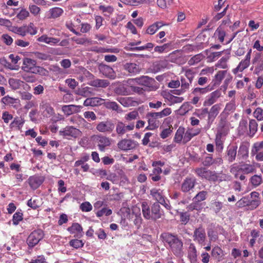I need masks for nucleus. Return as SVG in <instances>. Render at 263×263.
<instances>
[{"label": "nucleus", "mask_w": 263, "mask_h": 263, "mask_svg": "<svg viewBox=\"0 0 263 263\" xmlns=\"http://www.w3.org/2000/svg\"><path fill=\"white\" fill-rule=\"evenodd\" d=\"M37 66L35 60L28 58L23 59L22 69L24 71L34 73Z\"/></svg>", "instance_id": "13"}, {"label": "nucleus", "mask_w": 263, "mask_h": 263, "mask_svg": "<svg viewBox=\"0 0 263 263\" xmlns=\"http://www.w3.org/2000/svg\"><path fill=\"white\" fill-rule=\"evenodd\" d=\"M138 144V142L135 140L123 139L119 141L117 144L118 147L121 150L124 151H128L135 149Z\"/></svg>", "instance_id": "11"}, {"label": "nucleus", "mask_w": 263, "mask_h": 263, "mask_svg": "<svg viewBox=\"0 0 263 263\" xmlns=\"http://www.w3.org/2000/svg\"><path fill=\"white\" fill-rule=\"evenodd\" d=\"M200 132V130L199 129H197L196 131V133H192V129H188L184 132V138H183V143H186L190 141L192 138L199 134Z\"/></svg>", "instance_id": "43"}, {"label": "nucleus", "mask_w": 263, "mask_h": 263, "mask_svg": "<svg viewBox=\"0 0 263 263\" xmlns=\"http://www.w3.org/2000/svg\"><path fill=\"white\" fill-rule=\"evenodd\" d=\"M241 164L238 165L237 163H234L230 166V172L234 175L235 178H238L239 172H241Z\"/></svg>", "instance_id": "49"}, {"label": "nucleus", "mask_w": 263, "mask_h": 263, "mask_svg": "<svg viewBox=\"0 0 263 263\" xmlns=\"http://www.w3.org/2000/svg\"><path fill=\"white\" fill-rule=\"evenodd\" d=\"M249 144L242 142L240 144L238 151V158L239 159H246L249 156Z\"/></svg>", "instance_id": "21"}, {"label": "nucleus", "mask_w": 263, "mask_h": 263, "mask_svg": "<svg viewBox=\"0 0 263 263\" xmlns=\"http://www.w3.org/2000/svg\"><path fill=\"white\" fill-rule=\"evenodd\" d=\"M115 127L114 122L110 119H107L99 122L96 125V128L100 133L109 134L114 131Z\"/></svg>", "instance_id": "6"}, {"label": "nucleus", "mask_w": 263, "mask_h": 263, "mask_svg": "<svg viewBox=\"0 0 263 263\" xmlns=\"http://www.w3.org/2000/svg\"><path fill=\"white\" fill-rule=\"evenodd\" d=\"M141 208L143 217L146 219L156 220L164 216V212L158 202H155L150 208L146 202H143Z\"/></svg>", "instance_id": "1"}, {"label": "nucleus", "mask_w": 263, "mask_h": 263, "mask_svg": "<svg viewBox=\"0 0 263 263\" xmlns=\"http://www.w3.org/2000/svg\"><path fill=\"white\" fill-rule=\"evenodd\" d=\"M69 245L75 249L82 248L84 245L82 240L72 239L69 241Z\"/></svg>", "instance_id": "60"}, {"label": "nucleus", "mask_w": 263, "mask_h": 263, "mask_svg": "<svg viewBox=\"0 0 263 263\" xmlns=\"http://www.w3.org/2000/svg\"><path fill=\"white\" fill-rule=\"evenodd\" d=\"M222 208V203L220 201H214L211 203V208L216 213L220 212Z\"/></svg>", "instance_id": "64"}, {"label": "nucleus", "mask_w": 263, "mask_h": 263, "mask_svg": "<svg viewBox=\"0 0 263 263\" xmlns=\"http://www.w3.org/2000/svg\"><path fill=\"white\" fill-rule=\"evenodd\" d=\"M78 94L84 97H90L96 95L94 89L89 87H85L80 89Z\"/></svg>", "instance_id": "28"}, {"label": "nucleus", "mask_w": 263, "mask_h": 263, "mask_svg": "<svg viewBox=\"0 0 263 263\" xmlns=\"http://www.w3.org/2000/svg\"><path fill=\"white\" fill-rule=\"evenodd\" d=\"M196 72L192 69H189L185 71V77L187 81H189L190 83H192L195 77Z\"/></svg>", "instance_id": "56"}, {"label": "nucleus", "mask_w": 263, "mask_h": 263, "mask_svg": "<svg viewBox=\"0 0 263 263\" xmlns=\"http://www.w3.org/2000/svg\"><path fill=\"white\" fill-rule=\"evenodd\" d=\"M2 101L3 103L6 105H10L12 106H15V104L18 103V100L10 97L9 96H6L2 98Z\"/></svg>", "instance_id": "54"}, {"label": "nucleus", "mask_w": 263, "mask_h": 263, "mask_svg": "<svg viewBox=\"0 0 263 263\" xmlns=\"http://www.w3.org/2000/svg\"><path fill=\"white\" fill-rule=\"evenodd\" d=\"M22 83L23 82L20 80L15 79H10L9 80V84L12 89L14 90L19 89L22 86Z\"/></svg>", "instance_id": "51"}, {"label": "nucleus", "mask_w": 263, "mask_h": 263, "mask_svg": "<svg viewBox=\"0 0 263 263\" xmlns=\"http://www.w3.org/2000/svg\"><path fill=\"white\" fill-rule=\"evenodd\" d=\"M184 132L185 128L182 126H180L175 133L174 139V142L180 143L182 140H183Z\"/></svg>", "instance_id": "39"}, {"label": "nucleus", "mask_w": 263, "mask_h": 263, "mask_svg": "<svg viewBox=\"0 0 263 263\" xmlns=\"http://www.w3.org/2000/svg\"><path fill=\"white\" fill-rule=\"evenodd\" d=\"M28 183L32 189L35 190L42 184V181L39 177L31 176L28 179Z\"/></svg>", "instance_id": "38"}, {"label": "nucleus", "mask_w": 263, "mask_h": 263, "mask_svg": "<svg viewBox=\"0 0 263 263\" xmlns=\"http://www.w3.org/2000/svg\"><path fill=\"white\" fill-rule=\"evenodd\" d=\"M90 85L96 87L106 88L109 85V82L107 80L96 79L90 82Z\"/></svg>", "instance_id": "31"}, {"label": "nucleus", "mask_w": 263, "mask_h": 263, "mask_svg": "<svg viewBox=\"0 0 263 263\" xmlns=\"http://www.w3.org/2000/svg\"><path fill=\"white\" fill-rule=\"evenodd\" d=\"M75 166H81L84 172H87L89 168V166L88 164L85 163V160H79L77 161L74 163Z\"/></svg>", "instance_id": "61"}, {"label": "nucleus", "mask_w": 263, "mask_h": 263, "mask_svg": "<svg viewBox=\"0 0 263 263\" xmlns=\"http://www.w3.org/2000/svg\"><path fill=\"white\" fill-rule=\"evenodd\" d=\"M216 129L217 135L226 136L228 134L229 128L226 118H221Z\"/></svg>", "instance_id": "17"}, {"label": "nucleus", "mask_w": 263, "mask_h": 263, "mask_svg": "<svg viewBox=\"0 0 263 263\" xmlns=\"http://www.w3.org/2000/svg\"><path fill=\"white\" fill-rule=\"evenodd\" d=\"M163 241L167 243L176 256H180L182 253L183 242L176 235L168 233H163L161 235Z\"/></svg>", "instance_id": "2"}, {"label": "nucleus", "mask_w": 263, "mask_h": 263, "mask_svg": "<svg viewBox=\"0 0 263 263\" xmlns=\"http://www.w3.org/2000/svg\"><path fill=\"white\" fill-rule=\"evenodd\" d=\"M67 231L70 234H74L77 232V237H81L82 236L83 228L78 223H73L71 227L67 228Z\"/></svg>", "instance_id": "29"}, {"label": "nucleus", "mask_w": 263, "mask_h": 263, "mask_svg": "<svg viewBox=\"0 0 263 263\" xmlns=\"http://www.w3.org/2000/svg\"><path fill=\"white\" fill-rule=\"evenodd\" d=\"M59 133L60 135L68 139H69V137L77 138L81 136L82 134L81 132L79 129L72 126H66L63 130H60Z\"/></svg>", "instance_id": "10"}, {"label": "nucleus", "mask_w": 263, "mask_h": 263, "mask_svg": "<svg viewBox=\"0 0 263 263\" xmlns=\"http://www.w3.org/2000/svg\"><path fill=\"white\" fill-rule=\"evenodd\" d=\"M171 113L172 110L170 108H165L159 112H148L146 115V118L147 119L148 124H151L152 126L158 127L159 122L158 120L167 116Z\"/></svg>", "instance_id": "3"}, {"label": "nucleus", "mask_w": 263, "mask_h": 263, "mask_svg": "<svg viewBox=\"0 0 263 263\" xmlns=\"http://www.w3.org/2000/svg\"><path fill=\"white\" fill-rule=\"evenodd\" d=\"M50 70L53 73L54 75L58 77H63L67 72L65 70L61 68L58 65H52L50 68Z\"/></svg>", "instance_id": "42"}, {"label": "nucleus", "mask_w": 263, "mask_h": 263, "mask_svg": "<svg viewBox=\"0 0 263 263\" xmlns=\"http://www.w3.org/2000/svg\"><path fill=\"white\" fill-rule=\"evenodd\" d=\"M196 182L195 177H187L183 181L181 185V191L184 193L190 192L194 188Z\"/></svg>", "instance_id": "16"}, {"label": "nucleus", "mask_w": 263, "mask_h": 263, "mask_svg": "<svg viewBox=\"0 0 263 263\" xmlns=\"http://www.w3.org/2000/svg\"><path fill=\"white\" fill-rule=\"evenodd\" d=\"M188 257L191 263H196L197 261V250L193 243H191L188 250Z\"/></svg>", "instance_id": "27"}, {"label": "nucleus", "mask_w": 263, "mask_h": 263, "mask_svg": "<svg viewBox=\"0 0 263 263\" xmlns=\"http://www.w3.org/2000/svg\"><path fill=\"white\" fill-rule=\"evenodd\" d=\"M92 139L97 143L99 149L101 152H104L105 148L111 144L110 139L101 134L93 135Z\"/></svg>", "instance_id": "7"}, {"label": "nucleus", "mask_w": 263, "mask_h": 263, "mask_svg": "<svg viewBox=\"0 0 263 263\" xmlns=\"http://www.w3.org/2000/svg\"><path fill=\"white\" fill-rule=\"evenodd\" d=\"M212 256L217 261H220L222 260L224 256L223 251L219 247H215L212 251Z\"/></svg>", "instance_id": "30"}, {"label": "nucleus", "mask_w": 263, "mask_h": 263, "mask_svg": "<svg viewBox=\"0 0 263 263\" xmlns=\"http://www.w3.org/2000/svg\"><path fill=\"white\" fill-rule=\"evenodd\" d=\"M202 164L203 166L209 167L213 165V157L212 155L208 154L202 160Z\"/></svg>", "instance_id": "57"}, {"label": "nucleus", "mask_w": 263, "mask_h": 263, "mask_svg": "<svg viewBox=\"0 0 263 263\" xmlns=\"http://www.w3.org/2000/svg\"><path fill=\"white\" fill-rule=\"evenodd\" d=\"M237 131L239 136H242L246 133L248 134V122L247 120L242 119L240 121Z\"/></svg>", "instance_id": "33"}, {"label": "nucleus", "mask_w": 263, "mask_h": 263, "mask_svg": "<svg viewBox=\"0 0 263 263\" xmlns=\"http://www.w3.org/2000/svg\"><path fill=\"white\" fill-rule=\"evenodd\" d=\"M11 31L16 34H18L22 36H25L26 35V32L24 28V25L21 27H12Z\"/></svg>", "instance_id": "59"}, {"label": "nucleus", "mask_w": 263, "mask_h": 263, "mask_svg": "<svg viewBox=\"0 0 263 263\" xmlns=\"http://www.w3.org/2000/svg\"><path fill=\"white\" fill-rule=\"evenodd\" d=\"M123 68L133 75L139 73L141 70L140 66L134 63H126L123 65Z\"/></svg>", "instance_id": "22"}, {"label": "nucleus", "mask_w": 263, "mask_h": 263, "mask_svg": "<svg viewBox=\"0 0 263 263\" xmlns=\"http://www.w3.org/2000/svg\"><path fill=\"white\" fill-rule=\"evenodd\" d=\"M208 193L206 191H202L199 192L194 198L193 201L200 202L205 200Z\"/></svg>", "instance_id": "52"}, {"label": "nucleus", "mask_w": 263, "mask_h": 263, "mask_svg": "<svg viewBox=\"0 0 263 263\" xmlns=\"http://www.w3.org/2000/svg\"><path fill=\"white\" fill-rule=\"evenodd\" d=\"M212 89H213V88L210 85H208L204 87H197L192 90V94L194 96H197L200 98L201 96L211 91Z\"/></svg>", "instance_id": "24"}, {"label": "nucleus", "mask_w": 263, "mask_h": 263, "mask_svg": "<svg viewBox=\"0 0 263 263\" xmlns=\"http://www.w3.org/2000/svg\"><path fill=\"white\" fill-rule=\"evenodd\" d=\"M220 105L216 104L213 105L210 109V111L208 110V123L209 125L212 124L216 116L219 112L220 110Z\"/></svg>", "instance_id": "20"}, {"label": "nucleus", "mask_w": 263, "mask_h": 263, "mask_svg": "<svg viewBox=\"0 0 263 263\" xmlns=\"http://www.w3.org/2000/svg\"><path fill=\"white\" fill-rule=\"evenodd\" d=\"M114 92L118 95H130L129 85H120L115 88Z\"/></svg>", "instance_id": "32"}, {"label": "nucleus", "mask_w": 263, "mask_h": 263, "mask_svg": "<svg viewBox=\"0 0 263 263\" xmlns=\"http://www.w3.org/2000/svg\"><path fill=\"white\" fill-rule=\"evenodd\" d=\"M253 116L258 121H262L263 109L260 107L256 108L253 112Z\"/></svg>", "instance_id": "62"}, {"label": "nucleus", "mask_w": 263, "mask_h": 263, "mask_svg": "<svg viewBox=\"0 0 263 263\" xmlns=\"http://www.w3.org/2000/svg\"><path fill=\"white\" fill-rule=\"evenodd\" d=\"M227 73V70H220L219 71L215 76V79L213 82L214 83L213 86L218 85L220 84L221 81L224 78Z\"/></svg>", "instance_id": "41"}, {"label": "nucleus", "mask_w": 263, "mask_h": 263, "mask_svg": "<svg viewBox=\"0 0 263 263\" xmlns=\"http://www.w3.org/2000/svg\"><path fill=\"white\" fill-rule=\"evenodd\" d=\"M250 60L248 58H245L244 60L241 61L238 66L232 70L234 74H236L238 71L242 72L243 70L248 68L250 65Z\"/></svg>", "instance_id": "26"}, {"label": "nucleus", "mask_w": 263, "mask_h": 263, "mask_svg": "<svg viewBox=\"0 0 263 263\" xmlns=\"http://www.w3.org/2000/svg\"><path fill=\"white\" fill-rule=\"evenodd\" d=\"M99 70L105 77L110 79H114L116 77V74L114 70L108 65L100 64L99 65Z\"/></svg>", "instance_id": "14"}, {"label": "nucleus", "mask_w": 263, "mask_h": 263, "mask_svg": "<svg viewBox=\"0 0 263 263\" xmlns=\"http://www.w3.org/2000/svg\"><path fill=\"white\" fill-rule=\"evenodd\" d=\"M102 104H103L107 108L115 110L117 112H120L121 109H120L119 105L115 102H111L109 101H105L104 99Z\"/></svg>", "instance_id": "40"}, {"label": "nucleus", "mask_w": 263, "mask_h": 263, "mask_svg": "<svg viewBox=\"0 0 263 263\" xmlns=\"http://www.w3.org/2000/svg\"><path fill=\"white\" fill-rule=\"evenodd\" d=\"M191 106L187 103H183L178 110V113L181 116L185 115L190 110Z\"/></svg>", "instance_id": "55"}, {"label": "nucleus", "mask_w": 263, "mask_h": 263, "mask_svg": "<svg viewBox=\"0 0 263 263\" xmlns=\"http://www.w3.org/2000/svg\"><path fill=\"white\" fill-rule=\"evenodd\" d=\"M136 82L140 85H143L149 88H154L156 81L154 79L148 76H141L136 79Z\"/></svg>", "instance_id": "19"}, {"label": "nucleus", "mask_w": 263, "mask_h": 263, "mask_svg": "<svg viewBox=\"0 0 263 263\" xmlns=\"http://www.w3.org/2000/svg\"><path fill=\"white\" fill-rule=\"evenodd\" d=\"M227 52H228V55L221 58L216 65V67L223 69H226L228 67L227 63L230 59V51L228 50Z\"/></svg>", "instance_id": "44"}, {"label": "nucleus", "mask_w": 263, "mask_h": 263, "mask_svg": "<svg viewBox=\"0 0 263 263\" xmlns=\"http://www.w3.org/2000/svg\"><path fill=\"white\" fill-rule=\"evenodd\" d=\"M252 64L255 66V72L256 73L263 70V57L260 53H255L252 60Z\"/></svg>", "instance_id": "18"}, {"label": "nucleus", "mask_w": 263, "mask_h": 263, "mask_svg": "<svg viewBox=\"0 0 263 263\" xmlns=\"http://www.w3.org/2000/svg\"><path fill=\"white\" fill-rule=\"evenodd\" d=\"M112 214V211L110 209L103 208L101 210H99L96 213V215L98 217H100L103 216L104 215L106 216H109Z\"/></svg>", "instance_id": "63"}, {"label": "nucleus", "mask_w": 263, "mask_h": 263, "mask_svg": "<svg viewBox=\"0 0 263 263\" xmlns=\"http://www.w3.org/2000/svg\"><path fill=\"white\" fill-rule=\"evenodd\" d=\"M63 10L59 7H54L49 10L48 12V18H56L60 17L63 13Z\"/></svg>", "instance_id": "34"}, {"label": "nucleus", "mask_w": 263, "mask_h": 263, "mask_svg": "<svg viewBox=\"0 0 263 263\" xmlns=\"http://www.w3.org/2000/svg\"><path fill=\"white\" fill-rule=\"evenodd\" d=\"M44 233L41 229L32 232L27 239V243L29 249L33 248L44 238Z\"/></svg>", "instance_id": "4"}, {"label": "nucleus", "mask_w": 263, "mask_h": 263, "mask_svg": "<svg viewBox=\"0 0 263 263\" xmlns=\"http://www.w3.org/2000/svg\"><path fill=\"white\" fill-rule=\"evenodd\" d=\"M241 173L243 174H253L256 172L255 165L249 163L241 164Z\"/></svg>", "instance_id": "35"}, {"label": "nucleus", "mask_w": 263, "mask_h": 263, "mask_svg": "<svg viewBox=\"0 0 263 263\" xmlns=\"http://www.w3.org/2000/svg\"><path fill=\"white\" fill-rule=\"evenodd\" d=\"M24 123V120L19 117L15 118L13 121L10 124V127L11 128H12L14 127H17L18 129L20 128L21 126L23 125Z\"/></svg>", "instance_id": "53"}, {"label": "nucleus", "mask_w": 263, "mask_h": 263, "mask_svg": "<svg viewBox=\"0 0 263 263\" xmlns=\"http://www.w3.org/2000/svg\"><path fill=\"white\" fill-rule=\"evenodd\" d=\"M226 35V31L221 26L218 27L214 33V36L217 37L218 40L222 43L224 41Z\"/></svg>", "instance_id": "47"}, {"label": "nucleus", "mask_w": 263, "mask_h": 263, "mask_svg": "<svg viewBox=\"0 0 263 263\" xmlns=\"http://www.w3.org/2000/svg\"><path fill=\"white\" fill-rule=\"evenodd\" d=\"M204 58V56L202 53L197 54L189 60L188 64L190 65H195L200 62Z\"/></svg>", "instance_id": "50"}, {"label": "nucleus", "mask_w": 263, "mask_h": 263, "mask_svg": "<svg viewBox=\"0 0 263 263\" xmlns=\"http://www.w3.org/2000/svg\"><path fill=\"white\" fill-rule=\"evenodd\" d=\"M237 145L236 144H229L226 149L224 159L229 163L234 162L237 156Z\"/></svg>", "instance_id": "9"}, {"label": "nucleus", "mask_w": 263, "mask_h": 263, "mask_svg": "<svg viewBox=\"0 0 263 263\" xmlns=\"http://www.w3.org/2000/svg\"><path fill=\"white\" fill-rule=\"evenodd\" d=\"M194 240L197 241L199 244L204 245V242L206 239V234L205 229L201 224H200L198 228H196L193 234Z\"/></svg>", "instance_id": "12"}, {"label": "nucleus", "mask_w": 263, "mask_h": 263, "mask_svg": "<svg viewBox=\"0 0 263 263\" xmlns=\"http://www.w3.org/2000/svg\"><path fill=\"white\" fill-rule=\"evenodd\" d=\"M82 108L80 105H69L63 106L62 109L64 114L70 115L80 111Z\"/></svg>", "instance_id": "23"}, {"label": "nucleus", "mask_w": 263, "mask_h": 263, "mask_svg": "<svg viewBox=\"0 0 263 263\" xmlns=\"http://www.w3.org/2000/svg\"><path fill=\"white\" fill-rule=\"evenodd\" d=\"M104 99L98 97L87 98L84 102L83 105L85 106H96L102 104Z\"/></svg>", "instance_id": "25"}, {"label": "nucleus", "mask_w": 263, "mask_h": 263, "mask_svg": "<svg viewBox=\"0 0 263 263\" xmlns=\"http://www.w3.org/2000/svg\"><path fill=\"white\" fill-rule=\"evenodd\" d=\"M249 128V130L248 132V135L249 136V137H253L257 131L258 129V124L255 120H250Z\"/></svg>", "instance_id": "36"}, {"label": "nucleus", "mask_w": 263, "mask_h": 263, "mask_svg": "<svg viewBox=\"0 0 263 263\" xmlns=\"http://www.w3.org/2000/svg\"><path fill=\"white\" fill-rule=\"evenodd\" d=\"M150 195L158 202L159 203L164 198L162 194V191L160 189H152L150 191Z\"/></svg>", "instance_id": "37"}, {"label": "nucleus", "mask_w": 263, "mask_h": 263, "mask_svg": "<svg viewBox=\"0 0 263 263\" xmlns=\"http://www.w3.org/2000/svg\"><path fill=\"white\" fill-rule=\"evenodd\" d=\"M251 154L256 155L255 159L257 161H263V141L255 143L251 149Z\"/></svg>", "instance_id": "15"}, {"label": "nucleus", "mask_w": 263, "mask_h": 263, "mask_svg": "<svg viewBox=\"0 0 263 263\" xmlns=\"http://www.w3.org/2000/svg\"><path fill=\"white\" fill-rule=\"evenodd\" d=\"M26 34L29 33L31 35H35L37 32V28L35 27L33 23H30L28 25H24Z\"/></svg>", "instance_id": "48"}, {"label": "nucleus", "mask_w": 263, "mask_h": 263, "mask_svg": "<svg viewBox=\"0 0 263 263\" xmlns=\"http://www.w3.org/2000/svg\"><path fill=\"white\" fill-rule=\"evenodd\" d=\"M118 101L125 107H129L133 105L132 98L130 97L121 98L118 100Z\"/></svg>", "instance_id": "58"}, {"label": "nucleus", "mask_w": 263, "mask_h": 263, "mask_svg": "<svg viewBox=\"0 0 263 263\" xmlns=\"http://www.w3.org/2000/svg\"><path fill=\"white\" fill-rule=\"evenodd\" d=\"M163 25V24L161 22H156L148 27L146 32L149 34H153Z\"/></svg>", "instance_id": "46"}, {"label": "nucleus", "mask_w": 263, "mask_h": 263, "mask_svg": "<svg viewBox=\"0 0 263 263\" xmlns=\"http://www.w3.org/2000/svg\"><path fill=\"white\" fill-rule=\"evenodd\" d=\"M195 172L197 176L209 181L215 182L218 180L217 174L215 171L208 170L205 167L196 168Z\"/></svg>", "instance_id": "5"}, {"label": "nucleus", "mask_w": 263, "mask_h": 263, "mask_svg": "<svg viewBox=\"0 0 263 263\" xmlns=\"http://www.w3.org/2000/svg\"><path fill=\"white\" fill-rule=\"evenodd\" d=\"M116 132L119 136H122L127 132L132 130L134 129L135 124L131 123L128 125H126L124 123L121 121H118L115 124Z\"/></svg>", "instance_id": "8"}, {"label": "nucleus", "mask_w": 263, "mask_h": 263, "mask_svg": "<svg viewBox=\"0 0 263 263\" xmlns=\"http://www.w3.org/2000/svg\"><path fill=\"white\" fill-rule=\"evenodd\" d=\"M250 182L254 187L259 186L262 182V176L260 175H254L250 179Z\"/></svg>", "instance_id": "45"}]
</instances>
